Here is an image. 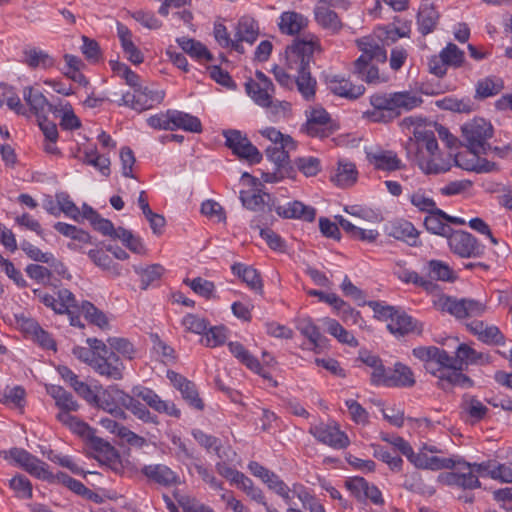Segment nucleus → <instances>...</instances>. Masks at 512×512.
Returning <instances> with one entry per match:
<instances>
[{"label":"nucleus","instance_id":"obj_40","mask_svg":"<svg viewBox=\"0 0 512 512\" xmlns=\"http://www.w3.org/2000/svg\"><path fill=\"white\" fill-rule=\"evenodd\" d=\"M228 349L230 353L249 370L263 377H267L259 360L253 356L240 342H229Z\"/></svg>","mask_w":512,"mask_h":512},{"label":"nucleus","instance_id":"obj_34","mask_svg":"<svg viewBox=\"0 0 512 512\" xmlns=\"http://www.w3.org/2000/svg\"><path fill=\"white\" fill-rule=\"evenodd\" d=\"M23 63L31 69L47 70L55 65V58L47 51L38 47H27L23 50Z\"/></svg>","mask_w":512,"mask_h":512},{"label":"nucleus","instance_id":"obj_47","mask_svg":"<svg viewBox=\"0 0 512 512\" xmlns=\"http://www.w3.org/2000/svg\"><path fill=\"white\" fill-rule=\"evenodd\" d=\"M335 219L342 229L353 239L372 243L376 241L379 236V232L377 230L357 227L341 215L335 216Z\"/></svg>","mask_w":512,"mask_h":512},{"label":"nucleus","instance_id":"obj_24","mask_svg":"<svg viewBox=\"0 0 512 512\" xmlns=\"http://www.w3.org/2000/svg\"><path fill=\"white\" fill-rule=\"evenodd\" d=\"M305 129L309 136L326 138L335 131L336 126L324 109L316 108L311 111Z\"/></svg>","mask_w":512,"mask_h":512},{"label":"nucleus","instance_id":"obj_10","mask_svg":"<svg viewBox=\"0 0 512 512\" xmlns=\"http://www.w3.org/2000/svg\"><path fill=\"white\" fill-rule=\"evenodd\" d=\"M70 429L79 436L90 440L96 451L102 454L105 460L109 463L111 468L115 471L120 466V457L116 449L103 439L95 436V430L87 423L77 418Z\"/></svg>","mask_w":512,"mask_h":512},{"label":"nucleus","instance_id":"obj_36","mask_svg":"<svg viewBox=\"0 0 512 512\" xmlns=\"http://www.w3.org/2000/svg\"><path fill=\"white\" fill-rule=\"evenodd\" d=\"M357 177L358 171L355 164L346 159H341L331 176V181L338 187L346 188L352 186L357 181Z\"/></svg>","mask_w":512,"mask_h":512},{"label":"nucleus","instance_id":"obj_8","mask_svg":"<svg viewBox=\"0 0 512 512\" xmlns=\"http://www.w3.org/2000/svg\"><path fill=\"white\" fill-rule=\"evenodd\" d=\"M434 305L442 311L448 312L456 318L478 317L486 312V305L474 299H460L440 295L434 300Z\"/></svg>","mask_w":512,"mask_h":512},{"label":"nucleus","instance_id":"obj_61","mask_svg":"<svg viewBox=\"0 0 512 512\" xmlns=\"http://www.w3.org/2000/svg\"><path fill=\"white\" fill-rule=\"evenodd\" d=\"M440 452L441 450L437 446L423 443L418 449V452H414L413 448H411L407 459L416 468L424 469L426 463L429 461L430 454H438Z\"/></svg>","mask_w":512,"mask_h":512},{"label":"nucleus","instance_id":"obj_48","mask_svg":"<svg viewBox=\"0 0 512 512\" xmlns=\"http://www.w3.org/2000/svg\"><path fill=\"white\" fill-rule=\"evenodd\" d=\"M414 384V373L407 365L398 362L389 369L388 387H412Z\"/></svg>","mask_w":512,"mask_h":512},{"label":"nucleus","instance_id":"obj_60","mask_svg":"<svg viewBox=\"0 0 512 512\" xmlns=\"http://www.w3.org/2000/svg\"><path fill=\"white\" fill-rule=\"evenodd\" d=\"M323 323L327 332L335 337L340 343L347 344L351 347L358 345L357 339L347 331L338 321L332 318H324Z\"/></svg>","mask_w":512,"mask_h":512},{"label":"nucleus","instance_id":"obj_26","mask_svg":"<svg viewBox=\"0 0 512 512\" xmlns=\"http://www.w3.org/2000/svg\"><path fill=\"white\" fill-rule=\"evenodd\" d=\"M270 490L281 497L288 507H293L294 497H297L300 500L303 507H306L307 503L311 501V493L301 483H293L292 486L289 487L281 478H279Z\"/></svg>","mask_w":512,"mask_h":512},{"label":"nucleus","instance_id":"obj_4","mask_svg":"<svg viewBox=\"0 0 512 512\" xmlns=\"http://www.w3.org/2000/svg\"><path fill=\"white\" fill-rule=\"evenodd\" d=\"M136 398L141 399L147 406L158 413L174 418H180L181 416V411L173 402L163 400L151 388L138 385L132 388L131 401L127 404L126 409L144 423L158 425L160 422L158 417Z\"/></svg>","mask_w":512,"mask_h":512},{"label":"nucleus","instance_id":"obj_9","mask_svg":"<svg viewBox=\"0 0 512 512\" xmlns=\"http://www.w3.org/2000/svg\"><path fill=\"white\" fill-rule=\"evenodd\" d=\"M446 239L451 252L461 258H478L484 254V246L467 231L452 229Z\"/></svg>","mask_w":512,"mask_h":512},{"label":"nucleus","instance_id":"obj_44","mask_svg":"<svg viewBox=\"0 0 512 512\" xmlns=\"http://www.w3.org/2000/svg\"><path fill=\"white\" fill-rule=\"evenodd\" d=\"M21 249L30 259L36 262L50 264L55 268L57 273L64 274L66 272L65 266L61 262L57 261L52 253L43 252L37 246L27 241L21 243Z\"/></svg>","mask_w":512,"mask_h":512},{"label":"nucleus","instance_id":"obj_54","mask_svg":"<svg viewBox=\"0 0 512 512\" xmlns=\"http://www.w3.org/2000/svg\"><path fill=\"white\" fill-rule=\"evenodd\" d=\"M316 22L332 34L338 33L342 28V23L336 12L327 7L319 6L314 10Z\"/></svg>","mask_w":512,"mask_h":512},{"label":"nucleus","instance_id":"obj_19","mask_svg":"<svg viewBox=\"0 0 512 512\" xmlns=\"http://www.w3.org/2000/svg\"><path fill=\"white\" fill-rule=\"evenodd\" d=\"M223 135L225 137L227 147L230 148L239 158L245 159L252 164L259 163L261 161L262 154L240 131L228 130L225 131Z\"/></svg>","mask_w":512,"mask_h":512},{"label":"nucleus","instance_id":"obj_37","mask_svg":"<svg viewBox=\"0 0 512 512\" xmlns=\"http://www.w3.org/2000/svg\"><path fill=\"white\" fill-rule=\"evenodd\" d=\"M423 272L425 278L433 283H435L434 281L452 282L456 278L452 268L442 260L428 261L423 267Z\"/></svg>","mask_w":512,"mask_h":512},{"label":"nucleus","instance_id":"obj_3","mask_svg":"<svg viewBox=\"0 0 512 512\" xmlns=\"http://www.w3.org/2000/svg\"><path fill=\"white\" fill-rule=\"evenodd\" d=\"M423 103L421 95L413 91L375 93L370 96L371 108L362 117L373 123H390L402 113L409 112Z\"/></svg>","mask_w":512,"mask_h":512},{"label":"nucleus","instance_id":"obj_46","mask_svg":"<svg viewBox=\"0 0 512 512\" xmlns=\"http://www.w3.org/2000/svg\"><path fill=\"white\" fill-rule=\"evenodd\" d=\"M86 342L89 347H74L73 355L92 369L99 350L105 352V343L97 338H88Z\"/></svg>","mask_w":512,"mask_h":512},{"label":"nucleus","instance_id":"obj_14","mask_svg":"<svg viewBox=\"0 0 512 512\" xmlns=\"http://www.w3.org/2000/svg\"><path fill=\"white\" fill-rule=\"evenodd\" d=\"M458 471L444 472L437 476V482L451 487H458L464 490H473L481 487L478 476L474 474L470 463L460 458V463L455 466Z\"/></svg>","mask_w":512,"mask_h":512},{"label":"nucleus","instance_id":"obj_7","mask_svg":"<svg viewBox=\"0 0 512 512\" xmlns=\"http://www.w3.org/2000/svg\"><path fill=\"white\" fill-rule=\"evenodd\" d=\"M465 63V53L456 44L449 42L437 55L428 60L429 72L439 78L447 74L448 68L458 69Z\"/></svg>","mask_w":512,"mask_h":512},{"label":"nucleus","instance_id":"obj_15","mask_svg":"<svg viewBox=\"0 0 512 512\" xmlns=\"http://www.w3.org/2000/svg\"><path fill=\"white\" fill-rule=\"evenodd\" d=\"M4 454L5 459H11L16 465L38 479L49 480L52 476L47 464L25 449L12 448Z\"/></svg>","mask_w":512,"mask_h":512},{"label":"nucleus","instance_id":"obj_58","mask_svg":"<svg viewBox=\"0 0 512 512\" xmlns=\"http://www.w3.org/2000/svg\"><path fill=\"white\" fill-rule=\"evenodd\" d=\"M47 392L55 400L56 406L60 409V411L78 410L79 405L73 398L72 394L61 386L51 385L47 388Z\"/></svg>","mask_w":512,"mask_h":512},{"label":"nucleus","instance_id":"obj_35","mask_svg":"<svg viewBox=\"0 0 512 512\" xmlns=\"http://www.w3.org/2000/svg\"><path fill=\"white\" fill-rule=\"evenodd\" d=\"M308 24V19L295 11H285L281 13L278 21V27L282 34L297 35Z\"/></svg>","mask_w":512,"mask_h":512},{"label":"nucleus","instance_id":"obj_53","mask_svg":"<svg viewBox=\"0 0 512 512\" xmlns=\"http://www.w3.org/2000/svg\"><path fill=\"white\" fill-rule=\"evenodd\" d=\"M82 162L93 166L105 177H108L111 173L110 158L99 154L96 147H88L83 150Z\"/></svg>","mask_w":512,"mask_h":512},{"label":"nucleus","instance_id":"obj_18","mask_svg":"<svg viewBox=\"0 0 512 512\" xmlns=\"http://www.w3.org/2000/svg\"><path fill=\"white\" fill-rule=\"evenodd\" d=\"M92 370L101 377L108 380H121L123 378L125 366L119 355L110 351L105 344V352L100 351L94 361Z\"/></svg>","mask_w":512,"mask_h":512},{"label":"nucleus","instance_id":"obj_57","mask_svg":"<svg viewBox=\"0 0 512 512\" xmlns=\"http://www.w3.org/2000/svg\"><path fill=\"white\" fill-rule=\"evenodd\" d=\"M394 273L400 281L406 284L412 283L416 286L422 287L427 292H433L438 287L431 280H427L424 276H420L416 271L402 266H399Z\"/></svg>","mask_w":512,"mask_h":512},{"label":"nucleus","instance_id":"obj_12","mask_svg":"<svg viewBox=\"0 0 512 512\" xmlns=\"http://www.w3.org/2000/svg\"><path fill=\"white\" fill-rule=\"evenodd\" d=\"M165 97L163 90H152L148 87L140 86L122 94L119 105L127 106L135 111L142 112L160 104Z\"/></svg>","mask_w":512,"mask_h":512},{"label":"nucleus","instance_id":"obj_49","mask_svg":"<svg viewBox=\"0 0 512 512\" xmlns=\"http://www.w3.org/2000/svg\"><path fill=\"white\" fill-rule=\"evenodd\" d=\"M182 129L187 132L200 133L202 124L198 117L191 114L172 110V131Z\"/></svg>","mask_w":512,"mask_h":512},{"label":"nucleus","instance_id":"obj_63","mask_svg":"<svg viewBox=\"0 0 512 512\" xmlns=\"http://www.w3.org/2000/svg\"><path fill=\"white\" fill-rule=\"evenodd\" d=\"M116 239H119L131 252L144 255L147 249L141 238L132 234L131 231L118 227Z\"/></svg>","mask_w":512,"mask_h":512},{"label":"nucleus","instance_id":"obj_52","mask_svg":"<svg viewBox=\"0 0 512 512\" xmlns=\"http://www.w3.org/2000/svg\"><path fill=\"white\" fill-rule=\"evenodd\" d=\"M176 42L178 43L180 48L191 58H194L199 61H210L212 59V55L208 51L206 46H204L201 42L195 39L188 37H179L176 39Z\"/></svg>","mask_w":512,"mask_h":512},{"label":"nucleus","instance_id":"obj_59","mask_svg":"<svg viewBox=\"0 0 512 512\" xmlns=\"http://www.w3.org/2000/svg\"><path fill=\"white\" fill-rule=\"evenodd\" d=\"M504 88V82L500 77L488 76L480 79L476 84V97L485 99L500 93Z\"/></svg>","mask_w":512,"mask_h":512},{"label":"nucleus","instance_id":"obj_50","mask_svg":"<svg viewBox=\"0 0 512 512\" xmlns=\"http://www.w3.org/2000/svg\"><path fill=\"white\" fill-rule=\"evenodd\" d=\"M390 234L398 240H402L411 246L418 243L419 232L414 225L406 220H399L393 223Z\"/></svg>","mask_w":512,"mask_h":512},{"label":"nucleus","instance_id":"obj_11","mask_svg":"<svg viewBox=\"0 0 512 512\" xmlns=\"http://www.w3.org/2000/svg\"><path fill=\"white\" fill-rule=\"evenodd\" d=\"M131 397L132 395L126 393L117 385H110L97 396L95 403L114 418L125 420L127 414L122 407L126 408L127 404L131 401Z\"/></svg>","mask_w":512,"mask_h":512},{"label":"nucleus","instance_id":"obj_22","mask_svg":"<svg viewBox=\"0 0 512 512\" xmlns=\"http://www.w3.org/2000/svg\"><path fill=\"white\" fill-rule=\"evenodd\" d=\"M449 224L465 225L466 220L461 217L450 216L439 208L428 213L424 218V226L428 232L445 238L452 230Z\"/></svg>","mask_w":512,"mask_h":512},{"label":"nucleus","instance_id":"obj_13","mask_svg":"<svg viewBox=\"0 0 512 512\" xmlns=\"http://www.w3.org/2000/svg\"><path fill=\"white\" fill-rule=\"evenodd\" d=\"M424 367L428 373L438 378V385L443 389L451 385L466 386L471 384V380L466 375L452 367L449 354L448 361L433 360L424 364Z\"/></svg>","mask_w":512,"mask_h":512},{"label":"nucleus","instance_id":"obj_33","mask_svg":"<svg viewBox=\"0 0 512 512\" xmlns=\"http://www.w3.org/2000/svg\"><path fill=\"white\" fill-rule=\"evenodd\" d=\"M141 472L149 480L162 486H172L180 483L179 476L164 464L145 465Z\"/></svg>","mask_w":512,"mask_h":512},{"label":"nucleus","instance_id":"obj_20","mask_svg":"<svg viewBox=\"0 0 512 512\" xmlns=\"http://www.w3.org/2000/svg\"><path fill=\"white\" fill-rule=\"evenodd\" d=\"M356 45L361 51V55L356 59L358 66L363 65L365 61L386 62L385 46L374 31L369 35L358 38Z\"/></svg>","mask_w":512,"mask_h":512},{"label":"nucleus","instance_id":"obj_30","mask_svg":"<svg viewBox=\"0 0 512 512\" xmlns=\"http://www.w3.org/2000/svg\"><path fill=\"white\" fill-rule=\"evenodd\" d=\"M367 160L376 169L382 171H396L402 168V161L393 151L372 149L366 152Z\"/></svg>","mask_w":512,"mask_h":512},{"label":"nucleus","instance_id":"obj_62","mask_svg":"<svg viewBox=\"0 0 512 512\" xmlns=\"http://www.w3.org/2000/svg\"><path fill=\"white\" fill-rule=\"evenodd\" d=\"M79 312L84 315L86 320L99 328L105 329L108 327L109 323L106 315L91 302L83 301L80 305Z\"/></svg>","mask_w":512,"mask_h":512},{"label":"nucleus","instance_id":"obj_42","mask_svg":"<svg viewBox=\"0 0 512 512\" xmlns=\"http://www.w3.org/2000/svg\"><path fill=\"white\" fill-rule=\"evenodd\" d=\"M63 59L65 62V65L61 70L63 75L79 85L86 87L89 84V81L82 73V70L85 67L82 59L72 54H65Z\"/></svg>","mask_w":512,"mask_h":512},{"label":"nucleus","instance_id":"obj_1","mask_svg":"<svg viewBox=\"0 0 512 512\" xmlns=\"http://www.w3.org/2000/svg\"><path fill=\"white\" fill-rule=\"evenodd\" d=\"M400 126L403 130L414 128L407 150L423 173L440 174L451 169L452 155H442L434 132L423 125L421 117H405Z\"/></svg>","mask_w":512,"mask_h":512},{"label":"nucleus","instance_id":"obj_21","mask_svg":"<svg viewBox=\"0 0 512 512\" xmlns=\"http://www.w3.org/2000/svg\"><path fill=\"white\" fill-rule=\"evenodd\" d=\"M245 90L258 106L268 105L275 92L272 81L261 71H257L255 77L245 83Z\"/></svg>","mask_w":512,"mask_h":512},{"label":"nucleus","instance_id":"obj_56","mask_svg":"<svg viewBox=\"0 0 512 512\" xmlns=\"http://www.w3.org/2000/svg\"><path fill=\"white\" fill-rule=\"evenodd\" d=\"M23 98L30 106L31 111L38 117L44 115L50 108V104L46 97L33 87H25L23 89Z\"/></svg>","mask_w":512,"mask_h":512},{"label":"nucleus","instance_id":"obj_2","mask_svg":"<svg viewBox=\"0 0 512 512\" xmlns=\"http://www.w3.org/2000/svg\"><path fill=\"white\" fill-rule=\"evenodd\" d=\"M320 51L319 38L314 34H306L295 39L285 50L286 68L296 72L294 82L306 100L312 99L315 95L316 80L311 77L309 64L313 53Z\"/></svg>","mask_w":512,"mask_h":512},{"label":"nucleus","instance_id":"obj_45","mask_svg":"<svg viewBox=\"0 0 512 512\" xmlns=\"http://www.w3.org/2000/svg\"><path fill=\"white\" fill-rule=\"evenodd\" d=\"M86 342L89 347H74L73 355L92 369L99 350L105 352V343L97 338H88Z\"/></svg>","mask_w":512,"mask_h":512},{"label":"nucleus","instance_id":"obj_38","mask_svg":"<svg viewBox=\"0 0 512 512\" xmlns=\"http://www.w3.org/2000/svg\"><path fill=\"white\" fill-rule=\"evenodd\" d=\"M228 349L230 353L249 370L263 377H267L259 360L253 356L240 342H229Z\"/></svg>","mask_w":512,"mask_h":512},{"label":"nucleus","instance_id":"obj_28","mask_svg":"<svg viewBox=\"0 0 512 512\" xmlns=\"http://www.w3.org/2000/svg\"><path fill=\"white\" fill-rule=\"evenodd\" d=\"M468 330L477 339L488 345H503L504 336L495 325H488L483 321L474 320L467 324Z\"/></svg>","mask_w":512,"mask_h":512},{"label":"nucleus","instance_id":"obj_16","mask_svg":"<svg viewBox=\"0 0 512 512\" xmlns=\"http://www.w3.org/2000/svg\"><path fill=\"white\" fill-rule=\"evenodd\" d=\"M309 433L320 443L333 449H345L349 446L350 440L347 434L342 431L336 422L319 423L312 425Z\"/></svg>","mask_w":512,"mask_h":512},{"label":"nucleus","instance_id":"obj_27","mask_svg":"<svg viewBox=\"0 0 512 512\" xmlns=\"http://www.w3.org/2000/svg\"><path fill=\"white\" fill-rule=\"evenodd\" d=\"M259 35V27L254 18L250 16H243L239 19L235 39L233 42V49L238 53H244L242 42L253 44Z\"/></svg>","mask_w":512,"mask_h":512},{"label":"nucleus","instance_id":"obj_25","mask_svg":"<svg viewBox=\"0 0 512 512\" xmlns=\"http://www.w3.org/2000/svg\"><path fill=\"white\" fill-rule=\"evenodd\" d=\"M325 83L335 95L351 100L359 98L365 92L363 85H354L344 76L335 73H327Z\"/></svg>","mask_w":512,"mask_h":512},{"label":"nucleus","instance_id":"obj_31","mask_svg":"<svg viewBox=\"0 0 512 512\" xmlns=\"http://www.w3.org/2000/svg\"><path fill=\"white\" fill-rule=\"evenodd\" d=\"M275 212L282 218L301 219L312 222L316 216V210L312 206L303 204L300 201H291L284 205L275 207Z\"/></svg>","mask_w":512,"mask_h":512},{"label":"nucleus","instance_id":"obj_23","mask_svg":"<svg viewBox=\"0 0 512 512\" xmlns=\"http://www.w3.org/2000/svg\"><path fill=\"white\" fill-rule=\"evenodd\" d=\"M351 494L361 502L369 500L374 505H383L384 498L379 488L363 477H352L345 482Z\"/></svg>","mask_w":512,"mask_h":512},{"label":"nucleus","instance_id":"obj_39","mask_svg":"<svg viewBox=\"0 0 512 512\" xmlns=\"http://www.w3.org/2000/svg\"><path fill=\"white\" fill-rule=\"evenodd\" d=\"M228 349L230 353L249 370L263 377H267L259 360L253 356L240 342H229Z\"/></svg>","mask_w":512,"mask_h":512},{"label":"nucleus","instance_id":"obj_55","mask_svg":"<svg viewBox=\"0 0 512 512\" xmlns=\"http://www.w3.org/2000/svg\"><path fill=\"white\" fill-rule=\"evenodd\" d=\"M88 256L96 266L108 272L110 275L114 277L121 275V266L113 262L110 255L103 249H91L88 252Z\"/></svg>","mask_w":512,"mask_h":512},{"label":"nucleus","instance_id":"obj_51","mask_svg":"<svg viewBox=\"0 0 512 512\" xmlns=\"http://www.w3.org/2000/svg\"><path fill=\"white\" fill-rule=\"evenodd\" d=\"M232 272L240 277L243 282H245L247 286L252 290L260 293L263 292V284L260 274L253 267L244 265L242 263H235L232 266Z\"/></svg>","mask_w":512,"mask_h":512},{"label":"nucleus","instance_id":"obj_43","mask_svg":"<svg viewBox=\"0 0 512 512\" xmlns=\"http://www.w3.org/2000/svg\"><path fill=\"white\" fill-rule=\"evenodd\" d=\"M439 21V13L432 4L424 3L417 15L418 30L422 35L432 33Z\"/></svg>","mask_w":512,"mask_h":512},{"label":"nucleus","instance_id":"obj_32","mask_svg":"<svg viewBox=\"0 0 512 512\" xmlns=\"http://www.w3.org/2000/svg\"><path fill=\"white\" fill-rule=\"evenodd\" d=\"M297 330L308 339L311 350L319 353L326 347L327 339L321 334L318 326L310 317L299 318L296 321Z\"/></svg>","mask_w":512,"mask_h":512},{"label":"nucleus","instance_id":"obj_64","mask_svg":"<svg viewBox=\"0 0 512 512\" xmlns=\"http://www.w3.org/2000/svg\"><path fill=\"white\" fill-rule=\"evenodd\" d=\"M462 409L474 421L482 420L488 412V408L473 396L464 397Z\"/></svg>","mask_w":512,"mask_h":512},{"label":"nucleus","instance_id":"obj_41","mask_svg":"<svg viewBox=\"0 0 512 512\" xmlns=\"http://www.w3.org/2000/svg\"><path fill=\"white\" fill-rule=\"evenodd\" d=\"M54 229L59 232L60 234H62L63 236L65 237H68L70 238L71 240H73V242L71 243H68V248L71 249V250H80V245L79 244H88L90 243V240H91V237L90 235L74 226V225H71V224H67V223H64V222H56L54 224Z\"/></svg>","mask_w":512,"mask_h":512},{"label":"nucleus","instance_id":"obj_6","mask_svg":"<svg viewBox=\"0 0 512 512\" xmlns=\"http://www.w3.org/2000/svg\"><path fill=\"white\" fill-rule=\"evenodd\" d=\"M33 294L46 307L51 308L57 314L69 315L70 324L75 327H84L78 315L80 306L77 305L74 294L66 289H59L57 297L40 289H34Z\"/></svg>","mask_w":512,"mask_h":512},{"label":"nucleus","instance_id":"obj_17","mask_svg":"<svg viewBox=\"0 0 512 512\" xmlns=\"http://www.w3.org/2000/svg\"><path fill=\"white\" fill-rule=\"evenodd\" d=\"M461 130L468 149L485 151L487 140L492 137V126L490 123L482 118H476L465 123Z\"/></svg>","mask_w":512,"mask_h":512},{"label":"nucleus","instance_id":"obj_5","mask_svg":"<svg viewBox=\"0 0 512 512\" xmlns=\"http://www.w3.org/2000/svg\"><path fill=\"white\" fill-rule=\"evenodd\" d=\"M368 305L372 308L378 319L388 321L387 328L394 335L404 336L409 333L420 334L423 330L421 324L406 312L394 306L383 305L376 301H371Z\"/></svg>","mask_w":512,"mask_h":512},{"label":"nucleus","instance_id":"obj_29","mask_svg":"<svg viewBox=\"0 0 512 512\" xmlns=\"http://www.w3.org/2000/svg\"><path fill=\"white\" fill-rule=\"evenodd\" d=\"M488 362V356L476 351L467 344H460L455 353V357L451 356L452 367L462 372L464 367L474 364H484Z\"/></svg>","mask_w":512,"mask_h":512}]
</instances>
